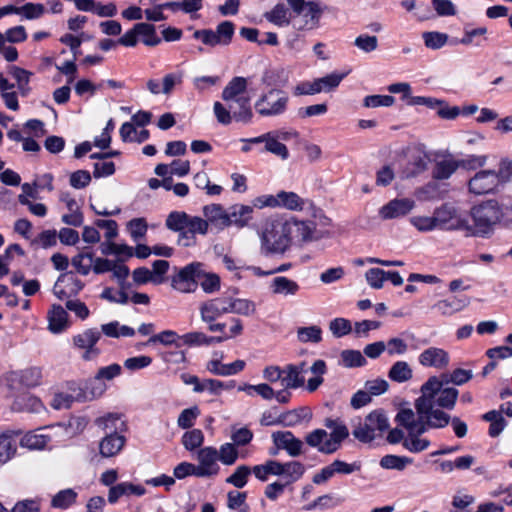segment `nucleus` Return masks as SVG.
I'll list each match as a JSON object with an SVG mask.
<instances>
[{
    "label": "nucleus",
    "instance_id": "obj_1",
    "mask_svg": "<svg viewBox=\"0 0 512 512\" xmlns=\"http://www.w3.org/2000/svg\"><path fill=\"white\" fill-rule=\"evenodd\" d=\"M469 214L473 223L466 220L465 235L468 237L488 238L500 223L512 228V206H501L494 199L472 206Z\"/></svg>",
    "mask_w": 512,
    "mask_h": 512
},
{
    "label": "nucleus",
    "instance_id": "obj_2",
    "mask_svg": "<svg viewBox=\"0 0 512 512\" xmlns=\"http://www.w3.org/2000/svg\"><path fill=\"white\" fill-rule=\"evenodd\" d=\"M438 377L431 376L421 386V396L415 400L416 419L425 426L426 430L446 427L451 420L449 414L435 408L434 394L439 389Z\"/></svg>",
    "mask_w": 512,
    "mask_h": 512
},
{
    "label": "nucleus",
    "instance_id": "obj_3",
    "mask_svg": "<svg viewBox=\"0 0 512 512\" xmlns=\"http://www.w3.org/2000/svg\"><path fill=\"white\" fill-rule=\"evenodd\" d=\"M261 252L264 255L284 254L291 245L287 220L268 218L260 231Z\"/></svg>",
    "mask_w": 512,
    "mask_h": 512
},
{
    "label": "nucleus",
    "instance_id": "obj_4",
    "mask_svg": "<svg viewBox=\"0 0 512 512\" xmlns=\"http://www.w3.org/2000/svg\"><path fill=\"white\" fill-rule=\"evenodd\" d=\"M325 426L331 430L315 429L305 436V442L322 454H333L341 447L342 442L349 436L347 426L333 419H326Z\"/></svg>",
    "mask_w": 512,
    "mask_h": 512
},
{
    "label": "nucleus",
    "instance_id": "obj_5",
    "mask_svg": "<svg viewBox=\"0 0 512 512\" xmlns=\"http://www.w3.org/2000/svg\"><path fill=\"white\" fill-rule=\"evenodd\" d=\"M246 89L247 80L243 77H234L222 92V99L229 103L234 119L242 123H249L253 117L250 99L245 95Z\"/></svg>",
    "mask_w": 512,
    "mask_h": 512
},
{
    "label": "nucleus",
    "instance_id": "obj_6",
    "mask_svg": "<svg viewBox=\"0 0 512 512\" xmlns=\"http://www.w3.org/2000/svg\"><path fill=\"white\" fill-rule=\"evenodd\" d=\"M396 422L406 429L404 448L411 453H420L427 450L430 440L423 436L427 431L417 419L415 412L410 408L401 409L396 415Z\"/></svg>",
    "mask_w": 512,
    "mask_h": 512
},
{
    "label": "nucleus",
    "instance_id": "obj_7",
    "mask_svg": "<svg viewBox=\"0 0 512 512\" xmlns=\"http://www.w3.org/2000/svg\"><path fill=\"white\" fill-rule=\"evenodd\" d=\"M389 428V421L385 412L381 409L370 412L363 422L359 421L354 426L352 435L362 443H370L381 437Z\"/></svg>",
    "mask_w": 512,
    "mask_h": 512
},
{
    "label": "nucleus",
    "instance_id": "obj_8",
    "mask_svg": "<svg viewBox=\"0 0 512 512\" xmlns=\"http://www.w3.org/2000/svg\"><path fill=\"white\" fill-rule=\"evenodd\" d=\"M289 102L288 94L280 89H270L255 102L256 112L263 117H274L283 114Z\"/></svg>",
    "mask_w": 512,
    "mask_h": 512
},
{
    "label": "nucleus",
    "instance_id": "obj_9",
    "mask_svg": "<svg viewBox=\"0 0 512 512\" xmlns=\"http://www.w3.org/2000/svg\"><path fill=\"white\" fill-rule=\"evenodd\" d=\"M287 2L297 15L293 21L295 28L310 30L317 27L321 10L316 2H305V0H287Z\"/></svg>",
    "mask_w": 512,
    "mask_h": 512
},
{
    "label": "nucleus",
    "instance_id": "obj_10",
    "mask_svg": "<svg viewBox=\"0 0 512 512\" xmlns=\"http://www.w3.org/2000/svg\"><path fill=\"white\" fill-rule=\"evenodd\" d=\"M200 262H194L181 268L171 279V286L180 293H193L198 287V281L201 279Z\"/></svg>",
    "mask_w": 512,
    "mask_h": 512
},
{
    "label": "nucleus",
    "instance_id": "obj_11",
    "mask_svg": "<svg viewBox=\"0 0 512 512\" xmlns=\"http://www.w3.org/2000/svg\"><path fill=\"white\" fill-rule=\"evenodd\" d=\"M434 220L437 229L461 230L465 232L466 219L458 215L457 209L450 204H443L435 209Z\"/></svg>",
    "mask_w": 512,
    "mask_h": 512
},
{
    "label": "nucleus",
    "instance_id": "obj_12",
    "mask_svg": "<svg viewBox=\"0 0 512 512\" xmlns=\"http://www.w3.org/2000/svg\"><path fill=\"white\" fill-rule=\"evenodd\" d=\"M499 174L494 170H481L468 182V190L475 195L493 193L499 186Z\"/></svg>",
    "mask_w": 512,
    "mask_h": 512
},
{
    "label": "nucleus",
    "instance_id": "obj_13",
    "mask_svg": "<svg viewBox=\"0 0 512 512\" xmlns=\"http://www.w3.org/2000/svg\"><path fill=\"white\" fill-rule=\"evenodd\" d=\"M287 222L291 240L296 238L301 242H312L323 237V234L316 229V223L312 220H298L292 217Z\"/></svg>",
    "mask_w": 512,
    "mask_h": 512
},
{
    "label": "nucleus",
    "instance_id": "obj_14",
    "mask_svg": "<svg viewBox=\"0 0 512 512\" xmlns=\"http://www.w3.org/2000/svg\"><path fill=\"white\" fill-rule=\"evenodd\" d=\"M100 338L101 332L96 328H90L75 335L73 337V344L75 347L85 350L82 358L86 361H89L98 356L100 353V350L95 347Z\"/></svg>",
    "mask_w": 512,
    "mask_h": 512
},
{
    "label": "nucleus",
    "instance_id": "obj_15",
    "mask_svg": "<svg viewBox=\"0 0 512 512\" xmlns=\"http://www.w3.org/2000/svg\"><path fill=\"white\" fill-rule=\"evenodd\" d=\"M197 460L199 466L197 468L196 476L207 477L216 475L219 472L218 450L213 447H204L197 453Z\"/></svg>",
    "mask_w": 512,
    "mask_h": 512
},
{
    "label": "nucleus",
    "instance_id": "obj_16",
    "mask_svg": "<svg viewBox=\"0 0 512 512\" xmlns=\"http://www.w3.org/2000/svg\"><path fill=\"white\" fill-rule=\"evenodd\" d=\"M415 202L409 198H395L379 209V217L382 220L400 218L414 208Z\"/></svg>",
    "mask_w": 512,
    "mask_h": 512
},
{
    "label": "nucleus",
    "instance_id": "obj_17",
    "mask_svg": "<svg viewBox=\"0 0 512 512\" xmlns=\"http://www.w3.org/2000/svg\"><path fill=\"white\" fill-rule=\"evenodd\" d=\"M199 312L203 322L216 321L222 315L229 313L227 297H217L204 301L199 306Z\"/></svg>",
    "mask_w": 512,
    "mask_h": 512
},
{
    "label": "nucleus",
    "instance_id": "obj_18",
    "mask_svg": "<svg viewBox=\"0 0 512 512\" xmlns=\"http://www.w3.org/2000/svg\"><path fill=\"white\" fill-rule=\"evenodd\" d=\"M272 440L278 449L285 450L291 457L302 454L303 442L296 438L291 431H277L272 433Z\"/></svg>",
    "mask_w": 512,
    "mask_h": 512
},
{
    "label": "nucleus",
    "instance_id": "obj_19",
    "mask_svg": "<svg viewBox=\"0 0 512 512\" xmlns=\"http://www.w3.org/2000/svg\"><path fill=\"white\" fill-rule=\"evenodd\" d=\"M278 198L280 202V208L291 210V211H302L307 207L313 209V217H317V214H321L320 210H316L313 204L308 199L302 198L295 192L292 191H279Z\"/></svg>",
    "mask_w": 512,
    "mask_h": 512
},
{
    "label": "nucleus",
    "instance_id": "obj_20",
    "mask_svg": "<svg viewBox=\"0 0 512 512\" xmlns=\"http://www.w3.org/2000/svg\"><path fill=\"white\" fill-rule=\"evenodd\" d=\"M420 365L444 369L449 365V354L442 348L429 347L422 351L418 357Z\"/></svg>",
    "mask_w": 512,
    "mask_h": 512
},
{
    "label": "nucleus",
    "instance_id": "obj_21",
    "mask_svg": "<svg viewBox=\"0 0 512 512\" xmlns=\"http://www.w3.org/2000/svg\"><path fill=\"white\" fill-rule=\"evenodd\" d=\"M439 389L434 394L435 406L442 409L451 410L454 408L457 398L458 390L452 387H445L446 384L443 380L438 377Z\"/></svg>",
    "mask_w": 512,
    "mask_h": 512
},
{
    "label": "nucleus",
    "instance_id": "obj_22",
    "mask_svg": "<svg viewBox=\"0 0 512 512\" xmlns=\"http://www.w3.org/2000/svg\"><path fill=\"white\" fill-rule=\"evenodd\" d=\"M144 493L145 488L143 486L135 485L130 482H122L110 487L108 491V501L114 504L120 497L130 495L142 496Z\"/></svg>",
    "mask_w": 512,
    "mask_h": 512
},
{
    "label": "nucleus",
    "instance_id": "obj_23",
    "mask_svg": "<svg viewBox=\"0 0 512 512\" xmlns=\"http://www.w3.org/2000/svg\"><path fill=\"white\" fill-rule=\"evenodd\" d=\"M203 214L207 223L223 229L230 226L228 212L220 204H210L203 208Z\"/></svg>",
    "mask_w": 512,
    "mask_h": 512
},
{
    "label": "nucleus",
    "instance_id": "obj_24",
    "mask_svg": "<svg viewBox=\"0 0 512 512\" xmlns=\"http://www.w3.org/2000/svg\"><path fill=\"white\" fill-rule=\"evenodd\" d=\"M253 207L243 204H235L228 211V219L231 225L238 228L246 227L252 219Z\"/></svg>",
    "mask_w": 512,
    "mask_h": 512
},
{
    "label": "nucleus",
    "instance_id": "obj_25",
    "mask_svg": "<svg viewBox=\"0 0 512 512\" xmlns=\"http://www.w3.org/2000/svg\"><path fill=\"white\" fill-rule=\"evenodd\" d=\"M125 444V438L117 433L111 432L106 435L99 443V451L103 457H113L117 455Z\"/></svg>",
    "mask_w": 512,
    "mask_h": 512
},
{
    "label": "nucleus",
    "instance_id": "obj_26",
    "mask_svg": "<svg viewBox=\"0 0 512 512\" xmlns=\"http://www.w3.org/2000/svg\"><path fill=\"white\" fill-rule=\"evenodd\" d=\"M121 373V366L119 364H111L106 367H102L97 371L96 376L94 377L93 382L97 385L92 390V394L94 396H100L106 389V386L101 383L102 380H112L115 377L119 376Z\"/></svg>",
    "mask_w": 512,
    "mask_h": 512
},
{
    "label": "nucleus",
    "instance_id": "obj_27",
    "mask_svg": "<svg viewBox=\"0 0 512 512\" xmlns=\"http://www.w3.org/2000/svg\"><path fill=\"white\" fill-rule=\"evenodd\" d=\"M20 431H6L0 434V464L8 462L16 453L15 437Z\"/></svg>",
    "mask_w": 512,
    "mask_h": 512
},
{
    "label": "nucleus",
    "instance_id": "obj_28",
    "mask_svg": "<svg viewBox=\"0 0 512 512\" xmlns=\"http://www.w3.org/2000/svg\"><path fill=\"white\" fill-rule=\"evenodd\" d=\"M273 294L294 296L300 289L297 282L284 276L275 277L270 285Z\"/></svg>",
    "mask_w": 512,
    "mask_h": 512
},
{
    "label": "nucleus",
    "instance_id": "obj_29",
    "mask_svg": "<svg viewBox=\"0 0 512 512\" xmlns=\"http://www.w3.org/2000/svg\"><path fill=\"white\" fill-rule=\"evenodd\" d=\"M245 367V362L243 360H236L231 364H222L219 360H211L207 364V369L215 374L220 376H230L237 374L242 371Z\"/></svg>",
    "mask_w": 512,
    "mask_h": 512
},
{
    "label": "nucleus",
    "instance_id": "obj_30",
    "mask_svg": "<svg viewBox=\"0 0 512 512\" xmlns=\"http://www.w3.org/2000/svg\"><path fill=\"white\" fill-rule=\"evenodd\" d=\"M305 384L304 375L299 374V370L294 364H288L283 367L282 387L286 389H297Z\"/></svg>",
    "mask_w": 512,
    "mask_h": 512
},
{
    "label": "nucleus",
    "instance_id": "obj_31",
    "mask_svg": "<svg viewBox=\"0 0 512 512\" xmlns=\"http://www.w3.org/2000/svg\"><path fill=\"white\" fill-rule=\"evenodd\" d=\"M467 298H452L438 301L433 308L445 316H450L458 311H461L468 305Z\"/></svg>",
    "mask_w": 512,
    "mask_h": 512
},
{
    "label": "nucleus",
    "instance_id": "obj_32",
    "mask_svg": "<svg viewBox=\"0 0 512 512\" xmlns=\"http://www.w3.org/2000/svg\"><path fill=\"white\" fill-rule=\"evenodd\" d=\"M68 314L66 310L60 305H53L49 311V329L58 333L61 332L67 326Z\"/></svg>",
    "mask_w": 512,
    "mask_h": 512
},
{
    "label": "nucleus",
    "instance_id": "obj_33",
    "mask_svg": "<svg viewBox=\"0 0 512 512\" xmlns=\"http://www.w3.org/2000/svg\"><path fill=\"white\" fill-rule=\"evenodd\" d=\"M135 31L138 32V36L142 38V42L146 46L155 47L161 43V39L156 34V28L152 24L137 23L135 24Z\"/></svg>",
    "mask_w": 512,
    "mask_h": 512
},
{
    "label": "nucleus",
    "instance_id": "obj_34",
    "mask_svg": "<svg viewBox=\"0 0 512 512\" xmlns=\"http://www.w3.org/2000/svg\"><path fill=\"white\" fill-rule=\"evenodd\" d=\"M310 371L314 377L307 381V390L309 392L316 391L324 382L323 375L327 372V366L324 360H316L310 367Z\"/></svg>",
    "mask_w": 512,
    "mask_h": 512
},
{
    "label": "nucleus",
    "instance_id": "obj_35",
    "mask_svg": "<svg viewBox=\"0 0 512 512\" xmlns=\"http://www.w3.org/2000/svg\"><path fill=\"white\" fill-rule=\"evenodd\" d=\"M413 371L405 361L395 362L388 372V377L398 383L407 382L412 379Z\"/></svg>",
    "mask_w": 512,
    "mask_h": 512
},
{
    "label": "nucleus",
    "instance_id": "obj_36",
    "mask_svg": "<svg viewBox=\"0 0 512 512\" xmlns=\"http://www.w3.org/2000/svg\"><path fill=\"white\" fill-rule=\"evenodd\" d=\"M458 168L459 162L453 158L443 159L438 161L433 170V176L436 179H448Z\"/></svg>",
    "mask_w": 512,
    "mask_h": 512
},
{
    "label": "nucleus",
    "instance_id": "obj_37",
    "mask_svg": "<svg viewBox=\"0 0 512 512\" xmlns=\"http://www.w3.org/2000/svg\"><path fill=\"white\" fill-rule=\"evenodd\" d=\"M229 313L250 316L254 314L255 304L247 299L227 297Z\"/></svg>",
    "mask_w": 512,
    "mask_h": 512
},
{
    "label": "nucleus",
    "instance_id": "obj_38",
    "mask_svg": "<svg viewBox=\"0 0 512 512\" xmlns=\"http://www.w3.org/2000/svg\"><path fill=\"white\" fill-rule=\"evenodd\" d=\"M265 18L277 26H287L290 23L289 9L284 4H277L271 11L265 13Z\"/></svg>",
    "mask_w": 512,
    "mask_h": 512
},
{
    "label": "nucleus",
    "instance_id": "obj_39",
    "mask_svg": "<svg viewBox=\"0 0 512 512\" xmlns=\"http://www.w3.org/2000/svg\"><path fill=\"white\" fill-rule=\"evenodd\" d=\"M264 151L272 153L282 160H286L289 156L288 148L285 144L281 143L276 136V133L270 132L264 146Z\"/></svg>",
    "mask_w": 512,
    "mask_h": 512
},
{
    "label": "nucleus",
    "instance_id": "obj_40",
    "mask_svg": "<svg viewBox=\"0 0 512 512\" xmlns=\"http://www.w3.org/2000/svg\"><path fill=\"white\" fill-rule=\"evenodd\" d=\"M49 441V437L38 432H28L20 440V445L28 449H43Z\"/></svg>",
    "mask_w": 512,
    "mask_h": 512
},
{
    "label": "nucleus",
    "instance_id": "obj_41",
    "mask_svg": "<svg viewBox=\"0 0 512 512\" xmlns=\"http://www.w3.org/2000/svg\"><path fill=\"white\" fill-rule=\"evenodd\" d=\"M201 279L198 284L201 286L203 291L207 294H212L220 289V277L211 272H205L203 266L201 267Z\"/></svg>",
    "mask_w": 512,
    "mask_h": 512
},
{
    "label": "nucleus",
    "instance_id": "obj_42",
    "mask_svg": "<svg viewBox=\"0 0 512 512\" xmlns=\"http://www.w3.org/2000/svg\"><path fill=\"white\" fill-rule=\"evenodd\" d=\"M412 463V459L404 456L385 455L380 460V466L383 469H393L402 471L408 464Z\"/></svg>",
    "mask_w": 512,
    "mask_h": 512
},
{
    "label": "nucleus",
    "instance_id": "obj_43",
    "mask_svg": "<svg viewBox=\"0 0 512 512\" xmlns=\"http://www.w3.org/2000/svg\"><path fill=\"white\" fill-rule=\"evenodd\" d=\"M233 325L230 327V334H223L221 336H207L206 335V345L211 344H219L222 343L230 338L239 336L243 332V324L240 319L233 318L232 319Z\"/></svg>",
    "mask_w": 512,
    "mask_h": 512
},
{
    "label": "nucleus",
    "instance_id": "obj_44",
    "mask_svg": "<svg viewBox=\"0 0 512 512\" xmlns=\"http://www.w3.org/2000/svg\"><path fill=\"white\" fill-rule=\"evenodd\" d=\"M473 377L471 370L455 369L450 374H441L440 379L445 383H453L455 385H463L467 383Z\"/></svg>",
    "mask_w": 512,
    "mask_h": 512
},
{
    "label": "nucleus",
    "instance_id": "obj_45",
    "mask_svg": "<svg viewBox=\"0 0 512 512\" xmlns=\"http://www.w3.org/2000/svg\"><path fill=\"white\" fill-rule=\"evenodd\" d=\"M77 493L73 489H64L59 491L52 499V506L55 508L66 509L75 503Z\"/></svg>",
    "mask_w": 512,
    "mask_h": 512
},
{
    "label": "nucleus",
    "instance_id": "obj_46",
    "mask_svg": "<svg viewBox=\"0 0 512 512\" xmlns=\"http://www.w3.org/2000/svg\"><path fill=\"white\" fill-rule=\"evenodd\" d=\"M298 340L302 343H319L322 340V330L319 326L300 327L297 330Z\"/></svg>",
    "mask_w": 512,
    "mask_h": 512
},
{
    "label": "nucleus",
    "instance_id": "obj_47",
    "mask_svg": "<svg viewBox=\"0 0 512 512\" xmlns=\"http://www.w3.org/2000/svg\"><path fill=\"white\" fill-rule=\"evenodd\" d=\"M246 492L230 491L227 494V506L232 510L239 509V512H248L249 506L246 504Z\"/></svg>",
    "mask_w": 512,
    "mask_h": 512
},
{
    "label": "nucleus",
    "instance_id": "obj_48",
    "mask_svg": "<svg viewBox=\"0 0 512 512\" xmlns=\"http://www.w3.org/2000/svg\"><path fill=\"white\" fill-rule=\"evenodd\" d=\"M189 215L185 212H171L166 219V226L173 231L186 230Z\"/></svg>",
    "mask_w": 512,
    "mask_h": 512
},
{
    "label": "nucleus",
    "instance_id": "obj_49",
    "mask_svg": "<svg viewBox=\"0 0 512 512\" xmlns=\"http://www.w3.org/2000/svg\"><path fill=\"white\" fill-rule=\"evenodd\" d=\"M304 465L298 461L283 463L282 476L288 479L287 483L295 482L304 474Z\"/></svg>",
    "mask_w": 512,
    "mask_h": 512
},
{
    "label": "nucleus",
    "instance_id": "obj_50",
    "mask_svg": "<svg viewBox=\"0 0 512 512\" xmlns=\"http://www.w3.org/2000/svg\"><path fill=\"white\" fill-rule=\"evenodd\" d=\"M238 389L239 391L247 392L248 395H252L251 391H254L265 400H271L275 395L274 389L267 383H261L257 385L245 384L240 386Z\"/></svg>",
    "mask_w": 512,
    "mask_h": 512
},
{
    "label": "nucleus",
    "instance_id": "obj_51",
    "mask_svg": "<svg viewBox=\"0 0 512 512\" xmlns=\"http://www.w3.org/2000/svg\"><path fill=\"white\" fill-rule=\"evenodd\" d=\"M42 371L39 367H29L21 371L20 381L27 387H34L40 384Z\"/></svg>",
    "mask_w": 512,
    "mask_h": 512
},
{
    "label": "nucleus",
    "instance_id": "obj_52",
    "mask_svg": "<svg viewBox=\"0 0 512 512\" xmlns=\"http://www.w3.org/2000/svg\"><path fill=\"white\" fill-rule=\"evenodd\" d=\"M422 37H423L425 46L427 48L433 49V50L440 49L447 43V40H448L447 34L436 32V31L424 32Z\"/></svg>",
    "mask_w": 512,
    "mask_h": 512
},
{
    "label": "nucleus",
    "instance_id": "obj_53",
    "mask_svg": "<svg viewBox=\"0 0 512 512\" xmlns=\"http://www.w3.org/2000/svg\"><path fill=\"white\" fill-rule=\"evenodd\" d=\"M251 474V469L246 465H241L236 468L233 474H231L226 482L232 484L236 488H243L246 483L248 476Z\"/></svg>",
    "mask_w": 512,
    "mask_h": 512
},
{
    "label": "nucleus",
    "instance_id": "obj_54",
    "mask_svg": "<svg viewBox=\"0 0 512 512\" xmlns=\"http://www.w3.org/2000/svg\"><path fill=\"white\" fill-rule=\"evenodd\" d=\"M347 73H331L324 77L315 79L319 86L322 88V92L331 91L339 86L341 81L346 77Z\"/></svg>",
    "mask_w": 512,
    "mask_h": 512
},
{
    "label": "nucleus",
    "instance_id": "obj_55",
    "mask_svg": "<svg viewBox=\"0 0 512 512\" xmlns=\"http://www.w3.org/2000/svg\"><path fill=\"white\" fill-rule=\"evenodd\" d=\"M204 435L200 429H193L184 433L182 443L187 450H194L202 445Z\"/></svg>",
    "mask_w": 512,
    "mask_h": 512
},
{
    "label": "nucleus",
    "instance_id": "obj_56",
    "mask_svg": "<svg viewBox=\"0 0 512 512\" xmlns=\"http://www.w3.org/2000/svg\"><path fill=\"white\" fill-rule=\"evenodd\" d=\"M238 459V450L232 443L223 444L218 451V460L224 465H232Z\"/></svg>",
    "mask_w": 512,
    "mask_h": 512
},
{
    "label": "nucleus",
    "instance_id": "obj_57",
    "mask_svg": "<svg viewBox=\"0 0 512 512\" xmlns=\"http://www.w3.org/2000/svg\"><path fill=\"white\" fill-rule=\"evenodd\" d=\"M341 359L345 367H360L366 363L364 356L357 350L342 351Z\"/></svg>",
    "mask_w": 512,
    "mask_h": 512
},
{
    "label": "nucleus",
    "instance_id": "obj_58",
    "mask_svg": "<svg viewBox=\"0 0 512 512\" xmlns=\"http://www.w3.org/2000/svg\"><path fill=\"white\" fill-rule=\"evenodd\" d=\"M329 330L335 337H343L351 332V322L345 318H335L330 321Z\"/></svg>",
    "mask_w": 512,
    "mask_h": 512
},
{
    "label": "nucleus",
    "instance_id": "obj_59",
    "mask_svg": "<svg viewBox=\"0 0 512 512\" xmlns=\"http://www.w3.org/2000/svg\"><path fill=\"white\" fill-rule=\"evenodd\" d=\"M92 264L93 255L90 253L78 254L72 258V265L82 275H87L90 272Z\"/></svg>",
    "mask_w": 512,
    "mask_h": 512
},
{
    "label": "nucleus",
    "instance_id": "obj_60",
    "mask_svg": "<svg viewBox=\"0 0 512 512\" xmlns=\"http://www.w3.org/2000/svg\"><path fill=\"white\" fill-rule=\"evenodd\" d=\"M395 99L390 95H369L364 98L363 105L367 108L390 107Z\"/></svg>",
    "mask_w": 512,
    "mask_h": 512
},
{
    "label": "nucleus",
    "instance_id": "obj_61",
    "mask_svg": "<svg viewBox=\"0 0 512 512\" xmlns=\"http://www.w3.org/2000/svg\"><path fill=\"white\" fill-rule=\"evenodd\" d=\"M214 31L219 38L220 45L226 46L230 44L234 35V24L230 21L221 22Z\"/></svg>",
    "mask_w": 512,
    "mask_h": 512
},
{
    "label": "nucleus",
    "instance_id": "obj_62",
    "mask_svg": "<svg viewBox=\"0 0 512 512\" xmlns=\"http://www.w3.org/2000/svg\"><path fill=\"white\" fill-rule=\"evenodd\" d=\"M365 279L371 288L380 289L386 280V271L379 268L368 269L365 273Z\"/></svg>",
    "mask_w": 512,
    "mask_h": 512
},
{
    "label": "nucleus",
    "instance_id": "obj_63",
    "mask_svg": "<svg viewBox=\"0 0 512 512\" xmlns=\"http://www.w3.org/2000/svg\"><path fill=\"white\" fill-rule=\"evenodd\" d=\"M128 230L134 241L143 238L147 232V223L144 218H134L128 222Z\"/></svg>",
    "mask_w": 512,
    "mask_h": 512
},
{
    "label": "nucleus",
    "instance_id": "obj_64",
    "mask_svg": "<svg viewBox=\"0 0 512 512\" xmlns=\"http://www.w3.org/2000/svg\"><path fill=\"white\" fill-rule=\"evenodd\" d=\"M200 411L198 407L184 409L177 420V424L182 429H188L193 426L194 420L198 417Z\"/></svg>",
    "mask_w": 512,
    "mask_h": 512
}]
</instances>
